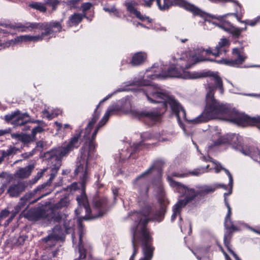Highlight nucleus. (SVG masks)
Listing matches in <instances>:
<instances>
[{
	"mask_svg": "<svg viewBox=\"0 0 260 260\" xmlns=\"http://www.w3.org/2000/svg\"><path fill=\"white\" fill-rule=\"evenodd\" d=\"M220 118L239 126H246L249 122L255 121V118L241 114L229 105L220 103L213 95V89L206 95V104L202 113L196 118L189 120L193 124L207 122L212 119Z\"/></svg>",
	"mask_w": 260,
	"mask_h": 260,
	"instance_id": "1",
	"label": "nucleus"
},
{
	"mask_svg": "<svg viewBox=\"0 0 260 260\" xmlns=\"http://www.w3.org/2000/svg\"><path fill=\"white\" fill-rule=\"evenodd\" d=\"M167 179L171 187L174 188L175 190L181 195V197H185L184 199L179 200L173 208V212L179 215L181 214L182 208L193 201L196 200L197 201L199 202L206 195L213 192L218 188L227 189L226 185L219 184L203 185L199 187L196 190L193 188L188 187L181 182L176 181L170 176H168Z\"/></svg>",
	"mask_w": 260,
	"mask_h": 260,
	"instance_id": "2",
	"label": "nucleus"
},
{
	"mask_svg": "<svg viewBox=\"0 0 260 260\" xmlns=\"http://www.w3.org/2000/svg\"><path fill=\"white\" fill-rule=\"evenodd\" d=\"M82 133V129L76 131L75 134L72 137L69 142L64 146L60 148L52 149L45 154V156L49 160H54L55 164L51 169L50 177L47 182V186L49 185L56 176L58 171L61 165V159L67 156L75 149H77L81 144L80 140ZM66 143H64L65 144Z\"/></svg>",
	"mask_w": 260,
	"mask_h": 260,
	"instance_id": "3",
	"label": "nucleus"
},
{
	"mask_svg": "<svg viewBox=\"0 0 260 260\" xmlns=\"http://www.w3.org/2000/svg\"><path fill=\"white\" fill-rule=\"evenodd\" d=\"M142 90L150 103H162L165 109H167L168 105H169L179 122H181L182 120H188L186 117L185 109L173 97L159 91L152 86H148Z\"/></svg>",
	"mask_w": 260,
	"mask_h": 260,
	"instance_id": "4",
	"label": "nucleus"
},
{
	"mask_svg": "<svg viewBox=\"0 0 260 260\" xmlns=\"http://www.w3.org/2000/svg\"><path fill=\"white\" fill-rule=\"evenodd\" d=\"M172 6H178L184 8L191 12L194 16H199L209 21V18L215 19L219 21L218 23H214L218 27L229 32L233 25L228 21L223 19L224 16H215L207 13L195 5L191 4L185 0H165V4L161 9H170Z\"/></svg>",
	"mask_w": 260,
	"mask_h": 260,
	"instance_id": "5",
	"label": "nucleus"
},
{
	"mask_svg": "<svg viewBox=\"0 0 260 260\" xmlns=\"http://www.w3.org/2000/svg\"><path fill=\"white\" fill-rule=\"evenodd\" d=\"M62 20L60 21L52 20L44 22H27L24 24L18 23L16 27L21 29L22 31H32L34 29L43 30L44 31L40 35L30 36V41L38 42L42 41L45 37L61 32L62 29Z\"/></svg>",
	"mask_w": 260,
	"mask_h": 260,
	"instance_id": "6",
	"label": "nucleus"
},
{
	"mask_svg": "<svg viewBox=\"0 0 260 260\" xmlns=\"http://www.w3.org/2000/svg\"><path fill=\"white\" fill-rule=\"evenodd\" d=\"M24 216L32 221L45 219L50 222H59L61 219V216L58 212L43 205L30 208L24 213Z\"/></svg>",
	"mask_w": 260,
	"mask_h": 260,
	"instance_id": "7",
	"label": "nucleus"
},
{
	"mask_svg": "<svg viewBox=\"0 0 260 260\" xmlns=\"http://www.w3.org/2000/svg\"><path fill=\"white\" fill-rule=\"evenodd\" d=\"M219 144H231L233 147L243 154L251 157L260 164V150L242 143L236 135L221 137L217 141Z\"/></svg>",
	"mask_w": 260,
	"mask_h": 260,
	"instance_id": "8",
	"label": "nucleus"
},
{
	"mask_svg": "<svg viewBox=\"0 0 260 260\" xmlns=\"http://www.w3.org/2000/svg\"><path fill=\"white\" fill-rule=\"evenodd\" d=\"M164 164L165 162L162 160L155 161L150 168L137 177V179H141L152 173H155L154 176L152 179L151 183L157 189L159 192L162 193L164 192V187L162 181V174Z\"/></svg>",
	"mask_w": 260,
	"mask_h": 260,
	"instance_id": "9",
	"label": "nucleus"
},
{
	"mask_svg": "<svg viewBox=\"0 0 260 260\" xmlns=\"http://www.w3.org/2000/svg\"><path fill=\"white\" fill-rule=\"evenodd\" d=\"M93 209H91V216L89 219H96L102 217L108 211L109 201L107 197L94 198L92 202Z\"/></svg>",
	"mask_w": 260,
	"mask_h": 260,
	"instance_id": "10",
	"label": "nucleus"
},
{
	"mask_svg": "<svg viewBox=\"0 0 260 260\" xmlns=\"http://www.w3.org/2000/svg\"><path fill=\"white\" fill-rule=\"evenodd\" d=\"M4 119L7 122H11V124L16 126L24 125L28 122L39 123L40 122L39 120L31 121L28 113H22L19 110L6 115Z\"/></svg>",
	"mask_w": 260,
	"mask_h": 260,
	"instance_id": "11",
	"label": "nucleus"
},
{
	"mask_svg": "<svg viewBox=\"0 0 260 260\" xmlns=\"http://www.w3.org/2000/svg\"><path fill=\"white\" fill-rule=\"evenodd\" d=\"M81 188V194L77 196L76 199L79 208L75 210V212L77 215L80 214V208L83 207L85 209L86 213L84 219L85 220H89V216H91V208L88 202L87 196L86 194V185L85 181H82Z\"/></svg>",
	"mask_w": 260,
	"mask_h": 260,
	"instance_id": "12",
	"label": "nucleus"
},
{
	"mask_svg": "<svg viewBox=\"0 0 260 260\" xmlns=\"http://www.w3.org/2000/svg\"><path fill=\"white\" fill-rule=\"evenodd\" d=\"M132 114L135 118L145 122L148 121L152 123L158 121L161 116L159 112L154 110H135L133 111Z\"/></svg>",
	"mask_w": 260,
	"mask_h": 260,
	"instance_id": "13",
	"label": "nucleus"
},
{
	"mask_svg": "<svg viewBox=\"0 0 260 260\" xmlns=\"http://www.w3.org/2000/svg\"><path fill=\"white\" fill-rule=\"evenodd\" d=\"M232 57L231 59H222L221 61L225 65L234 67L239 68L245 62L247 56L242 53L238 48H234L232 51Z\"/></svg>",
	"mask_w": 260,
	"mask_h": 260,
	"instance_id": "14",
	"label": "nucleus"
},
{
	"mask_svg": "<svg viewBox=\"0 0 260 260\" xmlns=\"http://www.w3.org/2000/svg\"><path fill=\"white\" fill-rule=\"evenodd\" d=\"M47 186V183L38 186L33 190L27 192L23 197L30 204H34L47 194L43 192V189Z\"/></svg>",
	"mask_w": 260,
	"mask_h": 260,
	"instance_id": "15",
	"label": "nucleus"
},
{
	"mask_svg": "<svg viewBox=\"0 0 260 260\" xmlns=\"http://www.w3.org/2000/svg\"><path fill=\"white\" fill-rule=\"evenodd\" d=\"M142 248L144 257L141 260H150L153 254L154 247L152 246L153 238L151 236L147 238H142Z\"/></svg>",
	"mask_w": 260,
	"mask_h": 260,
	"instance_id": "16",
	"label": "nucleus"
},
{
	"mask_svg": "<svg viewBox=\"0 0 260 260\" xmlns=\"http://www.w3.org/2000/svg\"><path fill=\"white\" fill-rule=\"evenodd\" d=\"M77 167L75 170V175H78L79 173H83L82 176L80 177V183L82 185L83 181H85V185L88 178V175L87 172V161L84 159L80 160L77 162Z\"/></svg>",
	"mask_w": 260,
	"mask_h": 260,
	"instance_id": "17",
	"label": "nucleus"
},
{
	"mask_svg": "<svg viewBox=\"0 0 260 260\" xmlns=\"http://www.w3.org/2000/svg\"><path fill=\"white\" fill-rule=\"evenodd\" d=\"M26 185L24 182L19 181L16 184H12L7 190V193L11 198H17L26 189Z\"/></svg>",
	"mask_w": 260,
	"mask_h": 260,
	"instance_id": "18",
	"label": "nucleus"
},
{
	"mask_svg": "<svg viewBox=\"0 0 260 260\" xmlns=\"http://www.w3.org/2000/svg\"><path fill=\"white\" fill-rule=\"evenodd\" d=\"M224 226L226 231L224 235V238L232 239L233 234L239 230V228L234 224L233 221L230 218H224Z\"/></svg>",
	"mask_w": 260,
	"mask_h": 260,
	"instance_id": "19",
	"label": "nucleus"
},
{
	"mask_svg": "<svg viewBox=\"0 0 260 260\" xmlns=\"http://www.w3.org/2000/svg\"><path fill=\"white\" fill-rule=\"evenodd\" d=\"M138 218L139 220L138 225L133 228H137L138 226H140L142 238H147V237H150L149 230L147 228V224L150 221H152V219L150 217H143L140 216H138Z\"/></svg>",
	"mask_w": 260,
	"mask_h": 260,
	"instance_id": "20",
	"label": "nucleus"
},
{
	"mask_svg": "<svg viewBox=\"0 0 260 260\" xmlns=\"http://www.w3.org/2000/svg\"><path fill=\"white\" fill-rule=\"evenodd\" d=\"M187 68V67L185 68H178L177 66L173 64L166 71L163 73L162 76L165 77L180 78L182 77V75L185 72V69Z\"/></svg>",
	"mask_w": 260,
	"mask_h": 260,
	"instance_id": "21",
	"label": "nucleus"
},
{
	"mask_svg": "<svg viewBox=\"0 0 260 260\" xmlns=\"http://www.w3.org/2000/svg\"><path fill=\"white\" fill-rule=\"evenodd\" d=\"M147 58V54L142 51L134 53L129 62L132 67H138L144 63Z\"/></svg>",
	"mask_w": 260,
	"mask_h": 260,
	"instance_id": "22",
	"label": "nucleus"
},
{
	"mask_svg": "<svg viewBox=\"0 0 260 260\" xmlns=\"http://www.w3.org/2000/svg\"><path fill=\"white\" fill-rule=\"evenodd\" d=\"M159 208L156 210L151 218L152 221L160 222L163 220L167 211V205L162 200H159Z\"/></svg>",
	"mask_w": 260,
	"mask_h": 260,
	"instance_id": "23",
	"label": "nucleus"
},
{
	"mask_svg": "<svg viewBox=\"0 0 260 260\" xmlns=\"http://www.w3.org/2000/svg\"><path fill=\"white\" fill-rule=\"evenodd\" d=\"M137 179V177L134 181L135 187L138 189L139 194L141 196L148 197L149 185L148 182L145 180H140Z\"/></svg>",
	"mask_w": 260,
	"mask_h": 260,
	"instance_id": "24",
	"label": "nucleus"
},
{
	"mask_svg": "<svg viewBox=\"0 0 260 260\" xmlns=\"http://www.w3.org/2000/svg\"><path fill=\"white\" fill-rule=\"evenodd\" d=\"M210 75L208 77H212L213 80L214 82L215 86H212L209 85L208 87L209 88V90H210L211 89H213V92H214V90L216 88H218L220 92L222 93L223 92L224 88L223 86V82L221 78V77L216 73H214L210 71Z\"/></svg>",
	"mask_w": 260,
	"mask_h": 260,
	"instance_id": "25",
	"label": "nucleus"
},
{
	"mask_svg": "<svg viewBox=\"0 0 260 260\" xmlns=\"http://www.w3.org/2000/svg\"><path fill=\"white\" fill-rule=\"evenodd\" d=\"M99 108V105H98L94 110V111L92 114V117L91 119L88 122L86 127L85 129V134L83 136L84 138H85L87 135H89L93 127L94 124L96 123L100 115V112L98 111Z\"/></svg>",
	"mask_w": 260,
	"mask_h": 260,
	"instance_id": "26",
	"label": "nucleus"
},
{
	"mask_svg": "<svg viewBox=\"0 0 260 260\" xmlns=\"http://www.w3.org/2000/svg\"><path fill=\"white\" fill-rule=\"evenodd\" d=\"M34 168V164L28 165L24 168H20L16 171V176L21 179L27 178L31 175Z\"/></svg>",
	"mask_w": 260,
	"mask_h": 260,
	"instance_id": "27",
	"label": "nucleus"
},
{
	"mask_svg": "<svg viewBox=\"0 0 260 260\" xmlns=\"http://www.w3.org/2000/svg\"><path fill=\"white\" fill-rule=\"evenodd\" d=\"M136 3L133 2H128L125 3V6L126 7V10L131 14H134L139 19L144 21L145 17H144L141 12L137 10L135 6Z\"/></svg>",
	"mask_w": 260,
	"mask_h": 260,
	"instance_id": "28",
	"label": "nucleus"
},
{
	"mask_svg": "<svg viewBox=\"0 0 260 260\" xmlns=\"http://www.w3.org/2000/svg\"><path fill=\"white\" fill-rule=\"evenodd\" d=\"M230 44V43L229 41L226 38L221 39L220 41L218 43V44L215 47L216 54L220 56L223 53L225 54L228 51L225 49V47H229Z\"/></svg>",
	"mask_w": 260,
	"mask_h": 260,
	"instance_id": "29",
	"label": "nucleus"
},
{
	"mask_svg": "<svg viewBox=\"0 0 260 260\" xmlns=\"http://www.w3.org/2000/svg\"><path fill=\"white\" fill-rule=\"evenodd\" d=\"M52 234L54 237V240L58 241L62 240L65 238V234L61 225H56L52 230Z\"/></svg>",
	"mask_w": 260,
	"mask_h": 260,
	"instance_id": "30",
	"label": "nucleus"
},
{
	"mask_svg": "<svg viewBox=\"0 0 260 260\" xmlns=\"http://www.w3.org/2000/svg\"><path fill=\"white\" fill-rule=\"evenodd\" d=\"M17 150V148L12 146H10L7 150H1L0 151L1 153V156H0V164L2 163L4 159L7 157H9L11 155L15 154Z\"/></svg>",
	"mask_w": 260,
	"mask_h": 260,
	"instance_id": "31",
	"label": "nucleus"
},
{
	"mask_svg": "<svg viewBox=\"0 0 260 260\" xmlns=\"http://www.w3.org/2000/svg\"><path fill=\"white\" fill-rule=\"evenodd\" d=\"M84 18L88 19L85 14L81 13H74L69 17V22L72 25H78L83 20Z\"/></svg>",
	"mask_w": 260,
	"mask_h": 260,
	"instance_id": "32",
	"label": "nucleus"
},
{
	"mask_svg": "<svg viewBox=\"0 0 260 260\" xmlns=\"http://www.w3.org/2000/svg\"><path fill=\"white\" fill-rule=\"evenodd\" d=\"M154 0H138L139 2L142 5L147 7H150L152 5V3ZM156 5L158 8L161 11L168 10L169 9H161L162 6L165 4V0H163L162 4L161 3V0H156Z\"/></svg>",
	"mask_w": 260,
	"mask_h": 260,
	"instance_id": "33",
	"label": "nucleus"
},
{
	"mask_svg": "<svg viewBox=\"0 0 260 260\" xmlns=\"http://www.w3.org/2000/svg\"><path fill=\"white\" fill-rule=\"evenodd\" d=\"M28 6L35 10H38L42 13H46L47 9L45 6L44 3L32 2L28 4Z\"/></svg>",
	"mask_w": 260,
	"mask_h": 260,
	"instance_id": "34",
	"label": "nucleus"
},
{
	"mask_svg": "<svg viewBox=\"0 0 260 260\" xmlns=\"http://www.w3.org/2000/svg\"><path fill=\"white\" fill-rule=\"evenodd\" d=\"M115 111V109L113 108L108 109L104 114L102 119L100 121L98 125L101 127H102L103 125H104L108 121L110 116L113 115Z\"/></svg>",
	"mask_w": 260,
	"mask_h": 260,
	"instance_id": "35",
	"label": "nucleus"
},
{
	"mask_svg": "<svg viewBox=\"0 0 260 260\" xmlns=\"http://www.w3.org/2000/svg\"><path fill=\"white\" fill-rule=\"evenodd\" d=\"M46 7L48 6L51 8L52 11H55L58 6L60 4V0H44Z\"/></svg>",
	"mask_w": 260,
	"mask_h": 260,
	"instance_id": "36",
	"label": "nucleus"
},
{
	"mask_svg": "<svg viewBox=\"0 0 260 260\" xmlns=\"http://www.w3.org/2000/svg\"><path fill=\"white\" fill-rule=\"evenodd\" d=\"M132 234V242L133 247V252L135 255L138 253L139 248L136 243V233H137V228H132L131 229Z\"/></svg>",
	"mask_w": 260,
	"mask_h": 260,
	"instance_id": "37",
	"label": "nucleus"
},
{
	"mask_svg": "<svg viewBox=\"0 0 260 260\" xmlns=\"http://www.w3.org/2000/svg\"><path fill=\"white\" fill-rule=\"evenodd\" d=\"M232 192V188H231V187H230V191L228 193L225 192L224 193V202L225 205L226 206V207L228 209V212H227L226 215H225V217H226L227 218L231 217L232 214V208H231L230 205L229 204V202L228 199L226 198V196H228V195L231 194Z\"/></svg>",
	"mask_w": 260,
	"mask_h": 260,
	"instance_id": "38",
	"label": "nucleus"
},
{
	"mask_svg": "<svg viewBox=\"0 0 260 260\" xmlns=\"http://www.w3.org/2000/svg\"><path fill=\"white\" fill-rule=\"evenodd\" d=\"M69 203V200L68 197H65L61 198L57 203L54 205L52 209H61L68 206Z\"/></svg>",
	"mask_w": 260,
	"mask_h": 260,
	"instance_id": "39",
	"label": "nucleus"
},
{
	"mask_svg": "<svg viewBox=\"0 0 260 260\" xmlns=\"http://www.w3.org/2000/svg\"><path fill=\"white\" fill-rule=\"evenodd\" d=\"M152 212V207L150 206H147L144 208H143L141 211L138 212V216L143 217H149L151 214Z\"/></svg>",
	"mask_w": 260,
	"mask_h": 260,
	"instance_id": "40",
	"label": "nucleus"
},
{
	"mask_svg": "<svg viewBox=\"0 0 260 260\" xmlns=\"http://www.w3.org/2000/svg\"><path fill=\"white\" fill-rule=\"evenodd\" d=\"M231 240L232 239H231L223 238V243L228 251L234 258H236V256H238V255L232 249V245L231 244Z\"/></svg>",
	"mask_w": 260,
	"mask_h": 260,
	"instance_id": "41",
	"label": "nucleus"
},
{
	"mask_svg": "<svg viewBox=\"0 0 260 260\" xmlns=\"http://www.w3.org/2000/svg\"><path fill=\"white\" fill-rule=\"evenodd\" d=\"M85 144H88L87 155H88V157H89V156L90 155V154L91 153H93V152H94V151L97 146V144H96L95 141H90V140H88V141H86L85 142Z\"/></svg>",
	"mask_w": 260,
	"mask_h": 260,
	"instance_id": "42",
	"label": "nucleus"
},
{
	"mask_svg": "<svg viewBox=\"0 0 260 260\" xmlns=\"http://www.w3.org/2000/svg\"><path fill=\"white\" fill-rule=\"evenodd\" d=\"M19 140L22 143V145L26 143H32L34 142L31 137L26 134L20 135Z\"/></svg>",
	"mask_w": 260,
	"mask_h": 260,
	"instance_id": "43",
	"label": "nucleus"
},
{
	"mask_svg": "<svg viewBox=\"0 0 260 260\" xmlns=\"http://www.w3.org/2000/svg\"><path fill=\"white\" fill-rule=\"evenodd\" d=\"M210 71L194 72L192 74L191 78L193 79L207 77L210 75Z\"/></svg>",
	"mask_w": 260,
	"mask_h": 260,
	"instance_id": "44",
	"label": "nucleus"
},
{
	"mask_svg": "<svg viewBox=\"0 0 260 260\" xmlns=\"http://www.w3.org/2000/svg\"><path fill=\"white\" fill-rule=\"evenodd\" d=\"M28 202L22 197L20 199L19 202L16 206L15 209L17 212H19L22 209L24 208Z\"/></svg>",
	"mask_w": 260,
	"mask_h": 260,
	"instance_id": "45",
	"label": "nucleus"
},
{
	"mask_svg": "<svg viewBox=\"0 0 260 260\" xmlns=\"http://www.w3.org/2000/svg\"><path fill=\"white\" fill-rule=\"evenodd\" d=\"M28 202L22 197L20 199L19 202L16 206L15 209L17 212H19L22 209L24 208Z\"/></svg>",
	"mask_w": 260,
	"mask_h": 260,
	"instance_id": "46",
	"label": "nucleus"
},
{
	"mask_svg": "<svg viewBox=\"0 0 260 260\" xmlns=\"http://www.w3.org/2000/svg\"><path fill=\"white\" fill-rule=\"evenodd\" d=\"M229 33L231 34L232 35L233 38L235 39H238L241 36L239 27H236L234 25L231 27Z\"/></svg>",
	"mask_w": 260,
	"mask_h": 260,
	"instance_id": "47",
	"label": "nucleus"
},
{
	"mask_svg": "<svg viewBox=\"0 0 260 260\" xmlns=\"http://www.w3.org/2000/svg\"><path fill=\"white\" fill-rule=\"evenodd\" d=\"M101 127L98 125L96 126L94 130L93 133H92L91 137L89 136V135H87L86 137L84 138L87 140L95 141V139L96 137L97 134Z\"/></svg>",
	"mask_w": 260,
	"mask_h": 260,
	"instance_id": "48",
	"label": "nucleus"
},
{
	"mask_svg": "<svg viewBox=\"0 0 260 260\" xmlns=\"http://www.w3.org/2000/svg\"><path fill=\"white\" fill-rule=\"evenodd\" d=\"M101 127L98 125L96 126L94 130L93 133H92L91 137L89 136V135H87L86 137L84 138L87 140L95 141V139L96 137L97 134Z\"/></svg>",
	"mask_w": 260,
	"mask_h": 260,
	"instance_id": "49",
	"label": "nucleus"
},
{
	"mask_svg": "<svg viewBox=\"0 0 260 260\" xmlns=\"http://www.w3.org/2000/svg\"><path fill=\"white\" fill-rule=\"evenodd\" d=\"M46 169L39 171L36 175H35L34 177L30 180V183L32 184L36 183L43 176V175Z\"/></svg>",
	"mask_w": 260,
	"mask_h": 260,
	"instance_id": "50",
	"label": "nucleus"
},
{
	"mask_svg": "<svg viewBox=\"0 0 260 260\" xmlns=\"http://www.w3.org/2000/svg\"><path fill=\"white\" fill-rule=\"evenodd\" d=\"M92 7V4L90 2L82 3L81 6V8L83 12L82 14H85L86 15V12L90 10Z\"/></svg>",
	"mask_w": 260,
	"mask_h": 260,
	"instance_id": "51",
	"label": "nucleus"
},
{
	"mask_svg": "<svg viewBox=\"0 0 260 260\" xmlns=\"http://www.w3.org/2000/svg\"><path fill=\"white\" fill-rule=\"evenodd\" d=\"M81 0H69L66 2L67 6L70 8L76 9L77 8L78 4Z\"/></svg>",
	"mask_w": 260,
	"mask_h": 260,
	"instance_id": "52",
	"label": "nucleus"
},
{
	"mask_svg": "<svg viewBox=\"0 0 260 260\" xmlns=\"http://www.w3.org/2000/svg\"><path fill=\"white\" fill-rule=\"evenodd\" d=\"M259 22H260V16H257L253 20H246L244 21V23L245 24L252 26H254Z\"/></svg>",
	"mask_w": 260,
	"mask_h": 260,
	"instance_id": "53",
	"label": "nucleus"
},
{
	"mask_svg": "<svg viewBox=\"0 0 260 260\" xmlns=\"http://www.w3.org/2000/svg\"><path fill=\"white\" fill-rule=\"evenodd\" d=\"M44 131V128L39 125H38L32 129L31 131V137L33 138H36V135L38 133H41Z\"/></svg>",
	"mask_w": 260,
	"mask_h": 260,
	"instance_id": "54",
	"label": "nucleus"
},
{
	"mask_svg": "<svg viewBox=\"0 0 260 260\" xmlns=\"http://www.w3.org/2000/svg\"><path fill=\"white\" fill-rule=\"evenodd\" d=\"M210 161L212 162L215 166L214 167L215 172L216 173H219L221 170H223L224 168L222 167L221 164L216 161L215 160H214L213 158H211Z\"/></svg>",
	"mask_w": 260,
	"mask_h": 260,
	"instance_id": "55",
	"label": "nucleus"
},
{
	"mask_svg": "<svg viewBox=\"0 0 260 260\" xmlns=\"http://www.w3.org/2000/svg\"><path fill=\"white\" fill-rule=\"evenodd\" d=\"M63 225L64 229V232L66 233V234H69L72 232V229L70 226V223L69 221H65Z\"/></svg>",
	"mask_w": 260,
	"mask_h": 260,
	"instance_id": "56",
	"label": "nucleus"
},
{
	"mask_svg": "<svg viewBox=\"0 0 260 260\" xmlns=\"http://www.w3.org/2000/svg\"><path fill=\"white\" fill-rule=\"evenodd\" d=\"M251 118H255V121L249 122V125L256 126L259 129H260V116H258L256 117H251Z\"/></svg>",
	"mask_w": 260,
	"mask_h": 260,
	"instance_id": "57",
	"label": "nucleus"
},
{
	"mask_svg": "<svg viewBox=\"0 0 260 260\" xmlns=\"http://www.w3.org/2000/svg\"><path fill=\"white\" fill-rule=\"evenodd\" d=\"M223 170L225 172V173L226 174V175L229 177V186H230V187H231V188H232L233 184V179L232 175L228 169L224 168Z\"/></svg>",
	"mask_w": 260,
	"mask_h": 260,
	"instance_id": "58",
	"label": "nucleus"
},
{
	"mask_svg": "<svg viewBox=\"0 0 260 260\" xmlns=\"http://www.w3.org/2000/svg\"><path fill=\"white\" fill-rule=\"evenodd\" d=\"M36 153V148H34L31 151L29 152H25L22 154V156L24 159L28 158L32 156Z\"/></svg>",
	"mask_w": 260,
	"mask_h": 260,
	"instance_id": "59",
	"label": "nucleus"
},
{
	"mask_svg": "<svg viewBox=\"0 0 260 260\" xmlns=\"http://www.w3.org/2000/svg\"><path fill=\"white\" fill-rule=\"evenodd\" d=\"M10 212L7 209H4L0 212V223H1V220L9 216Z\"/></svg>",
	"mask_w": 260,
	"mask_h": 260,
	"instance_id": "60",
	"label": "nucleus"
},
{
	"mask_svg": "<svg viewBox=\"0 0 260 260\" xmlns=\"http://www.w3.org/2000/svg\"><path fill=\"white\" fill-rule=\"evenodd\" d=\"M17 41L18 42H27L30 41L29 35H23L20 36L17 38Z\"/></svg>",
	"mask_w": 260,
	"mask_h": 260,
	"instance_id": "61",
	"label": "nucleus"
},
{
	"mask_svg": "<svg viewBox=\"0 0 260 260\" xmlns=\"http://www.w3.org/2000/svg\"><path fill=\"white\" fill-rule=\"evenodd\" d=\"M143 145V142L141 141L139 143L134 144L133 146L134 152H136L137 151H139L140 149V147Z\"/></svg>",
	"mask_w": 260,
	"mask_h": 260,
	"instance_id": "62",
	"label": "nucleus"
},
{
	"mask_svg": "<svg viewBox=\"0 0 260 260\" xmlns=\"http://www.w3.org/2000/svg\"><path fill=\"white\" fill-rule=\"evenodd\" d=\"M44 147V143L42 141H39L36 143V146L35 148H36V152L37 151H41Z\"/></svg>",
	"mask_w": 260,
	"mask_h": 260,
	"instance_id": "63",
	"label": "nucleus"
},
{
	"mask_svg": "<svg viewBox=\"0 0 260 260\" xmlns=\"http://www.w3.org/2000/svg\"><path fill=\"white\" fill-rule=\"evenodd\" d=\"M79 258L80 259H84L86 256V250L84 248H81L79 247Z\"/></svg>",
	"mask_w": 260,
	"mask_h": 260,
	"instance_id": "64",
	"label": "nucleus"
}]
</instances>
